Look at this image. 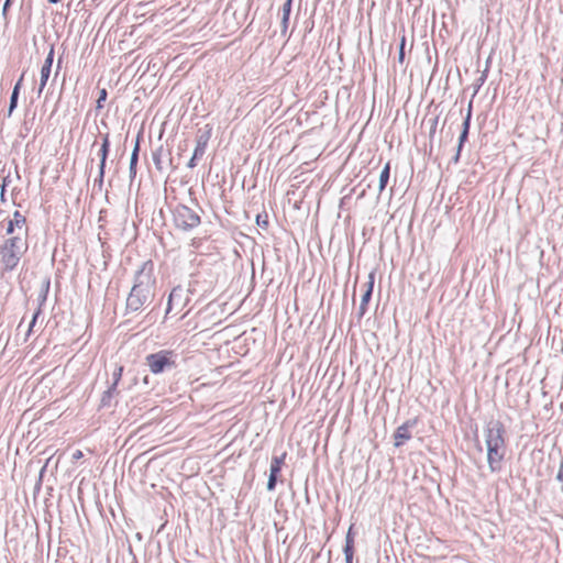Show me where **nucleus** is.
Returning <instances> with one entry per match:
<instances>
[{"label":"nucleus","instance_id":"nucleus-1","mask_svg":"<svg viewBox=\"0 0 563 563\" xmlns=\"http://www.w3.org/2000/svg\"><path fill=\"white\" fill-rule=\"evenodd\" d=\"M156 279L152 261L144 262L135 276V283L126 299V307L139 311L154 298Z\"/></svg>","mask_w":563,"mask_h":563},{"label":"nucleus","instance_id":"nucleus-2","mask_svg":"<svg viewBox=\"0 0 563 563\" xmlns=\"http://www.w3.org/2000/svg\"><path fill=\"white\" fill-rule=\"evenodd\" d=\"M487 463L490 472H500L506 456L505 427L500 421L488 424L485 430Z\"/></svg>","mask_w":563,"mask_h":563},{"label":"nucleus","instance_id":"nucleus-3","mask_svg":"<svg viewBox=\"0 0 563 563\" xmlns=\"http://www.w3.org/2000/svg\"><path fill=\"white\" fill-rule=\"evenodd\" d=\"M27 240L16 234L7 239L0 247V263L3 272L14 271L27 251Z\"/></svg>","mask_w":563,"mask_h":563},{"label":"nucleus","instance_id":"nucleus-4","mask_svg":"<svg viewBox=\"0 0 563 563\" xmlns=\"http://www.w3.org/2000/svg\"><path fill=\"white\" fill-rule=\"evenodd\" d=\"M175 352L173 350H159L146 355L145 363L152 374H161L165 369L176 366Z\"/></svg>","mask_w":563,"mask_h":563},{"label":"nucleus","instance_id":"nucleus-5","mask_svg":"<svg viewBox=\"0 0 563 563\" xmlns=\"http://www.w3.org/2000/svg\"><path fill=\"white\" fill-rule=\"evenodd\" d=\"M200 217L187 206H178L174 211V223L176 228L188 231L200 224Z\"/></svg>","mask_w":563,"mask_h":563},{"label":"nucleus","instance_id":"nucleus-6","mask_svg":"<svg viewBox=\"0 0 563 563\" xmlns=\"http://www.w3.org/2000/svg\"><path fill=\"white\" fill-rule=\"evenodd\" d=\"M190 301L189 294L186 289L181 287H175L169 294L167 308H166V316L173 314L177 316L179 313H183L185 309L187 308L188 303Z\"/></svg>","mask_w":563,"mask_h":563},{"label":"nucleus","instance_id":"nucleus-7","mask_svg":"<svg viewBox=\"0 0 563 563\" xmlns=\"http://www.w3.org/2000/svg\"><path fill=\"white\" fill-rule=\"evenodd\" d=\"M287 453L284 452L280 456H274L271 462L269 478L267 482V489L273 490L276 486L278 475L282 471Z\"/></svg>","mask_w":563,"mask_h":563},{"label":"nucleus","instance_id":"nucleus-8","mask_svg":"<svg viewBox=\"0 0 563 563\" xmlns=\"http://www.w3.org/2000/svg\"><path fill=\"white\" fill-rule=\"evenodd\" d=\"M416 424V421L408 420L399 426L394 433V444L399 448L411 439L410 429Z\"/></svg>","mask_w":563,"mask_h":563},{"label":"nucleus","instance_id":"nucleus-9","mask_svg":"<svg viewBox=\"0 0 563 563\" xmlns=\"http://www.w3.org/2000/svg\"><path fill=\"white\" fill-rule=\"evenodd\" d=\"M375 283V275L371 273L368 275V280L363 285L364 294L362 295L361 305H360V313L363 316L367 310V305L371 300L373 288Z\"/></svg>","mask_w":563,"mask_h":563},{"label":"nucleus","instance_id":"nucleus-10","mask_svg":"<svg viewBox=\"0 0 563 563\" xmlns=\"http://www.w3.org/2000/svg\"><path fill=\"white\" fill-rule=\"evenodd\" d=\"M54 60V47L52 46L45 62L41 68V82H40V92L45 88L48 78L51 76L52 65Z\"/></svg>","mask_w":563,"mask_h":563},{"label":"nucleus","instance_id":"nucleus-11","mask_svg":"<svg viewBox=\"0 0 563 563\" xmlns=\"http://www.w3.org/2000/svg\"><path fill=\"white\" fill-rule=\"evenodd\" d=\"M8 224L18 231V234L22 238L27 236L26 229V219L20 211H14L12 218L9 220Z\"/></svg>","mask_w":563,"mask_h":563},{"label":"nucleus","instance_id":"nucleus-12","mask_svg":"<svg viewBox=\"0 0 563 563\" xmlns=\"http://www.w3.org/2000/svg\"><path fill=\"white\" fill-rule=\"evenodd\" d=\"M8 224L18 231V234L22 238L27 236L26 229V219L20 211H14L12 218L9 220Z\"/></svg>","mask_w":563,"mask_h":563},{"label":"nucleus","instance_id":"nucleus-13","mask_svg":"<svg viewBox=\"0 0 563 563\" xmlns=\"http://www.w3.org/2000/svg\"><path fill=\"white\" fill-rule=\"evenodd\" d=\"M109 147H110V137H109V134L107 133L102 136V143H101V146H100L99 153H98L99 157H100V165H99L100 181H102L103 176H104L106 161L108 157Z\"/></svg>","mask_w":563,"mask_h":563},{"label":"nucleus","instance_id":"nucleus-14","mask_svg":"<svg viewBox=\"0 0 563 563\" xmlns=\"http://www.w3.org/2000/svg\"><path fill=\"white\" fill-rule=\"evenodd\" d=\"M353 548H354L353 530H347L346 542H345V548H344L346 563H352V559H353V554H354Z\"/></svg>","mask_w":563,"mask_h":563},{"label":"nucleus","instance_id":"nucleus-15","mask_svg":"<svg viewBox=\"0 0 563 563\" xmlns=\"http://www.w3.org/2000/svg\"><path fill=\"white\" fill-rule=\"evenodd\" d=\"M471 114H472V111H471V107L468 108V111H467V114L464 119V122H463V131L460 135V143H459V151H457V154L460 153L464 142L467 140V135H468V131H470V121H471Z\"/></svg>","mask_w":563,"mask_h":563},{"label":"nucleus","instance_id":"nucleus-16","mask_svg":"<svg viewBox=\"0 0 563 563\" xmlns=\"http://www.w3.org/2000/svg\"><path fill=\"white\" fill-rule=\"evenodd\" d=\"M389 176H390V162H387L379 175V186H378L379 194H382L385 190V188L388 184V180H389Z\"/></svg>","mask_w":563,"mask_h":563},{"label":"nucleus","instance_id":"nucleus-17","mask_svg":"<svg viewBox=\"0 0 563 563\" xmlns=\"http://www.w3.org/2000/svg\"><path fill=\"white\" fill-rule=\"evenodd\" d=\"M211 133H212V128L209 124H207L206 125V131H205V133L202 135H200L198 137L196 146L206 148L207 144H208L210 137H211Z\"/></svg>","mask_w":563,"mask_h":563},{"label":"nucleus","instance_id":"nucleus-18","mask_svg":"<svg viewBox=\"0 0 563 563\" xmlns=\"http://www.w3.org/2000/svg\"><path fill=\"white\" fill-rule=\"evenodd\" d=\"M211 133H212V128L209 124H207L206 125V131H205V133L202 135H200L198 137L196 146L206 148L207 144H208L210 137H211Z\"/></svg>","mask_w":563,"mask_h":563},{"label":"nucleus","instance_id":"nucleus-19","mask_svg":"<svg viewBox=\"0 0 563 563\" xmlns=\"http://www.w3.org/2000/svg\"><path fill=\"white\" fill-rule=\"evenodd\" d=\"M139 143L135 144V147L133 150V153L131 155V161H130V173L132 175H135L136 173V164H137V159H139Z\"/></svg>","mask_w":563,"mask_h":563},{"label":"nucleus","instance_id":"nucleus-20","mask_svg":"<svg viewBox=\"0 0 563 563\" xmlns=\"http://www.w3.org/2000/svg\"><path fill=\"white\" fill-rule=\"evenodd\" d=\"M292 0H287L283 5V24L286 27L289 21Z\"/></svg>","mask_w":563,"mask_h":563},{"label":"nucleus","instance_id":"nucleus-21","mask_svg":"<svg viewBox=\"0 0 563 563\" xmlns=\"http://www.w3.org/2000/svg\"><path fill=\"white\" fill-rule=\"evenodd\" d=\"M256 224L263 229L268 228V216L266 212L256 216Z\"/></svg>","mask_w":563,"mask_h":563},{"label":"nucleus","instance_id":"nucleus-22","mask_svg":"<svg viewBox=\"0 0 563 563\" xmlns=\"http://www.w3.org/2000/svg\"><path fill=\"white\" fill-rule=\"evenodd\" d=\"M18 97H19V93H16V89H13L12 95H11V100H10L9 114H11L12 111L15 109L16 103H18Z\"/></svg>","mask_w":563,"mask_h":563},{"label":"nucleus","instance_id":"nucleus-23","mask_svg":"<svg viewBox=\"0 0 563 563\" xmlns=\"http://www.w3.org/2000/svg\"><path fill=\"white\" fill-rule=\"evenodd\" d=\"M107 96H108L107 90L104 88H102L99 91V98L97 100V108L98 109H101L103 107V102L106 101Z\"/></svg>","mask_w":563,"mask_h":563},{"label":"nucleus","instance_id":"nucleus-24","mask_svg":"<svg viewBox=\"0 0 563 563\" xmlns=\"http://www.w3.org/2000/svg\"><path fill=\"white\" fill-rule=\"evenodd\" d=\"M122 375H123V366H119L115 372L113 373V378H114V382H113V387H115L119 382L121 380L122 378Z\"/></svg>","mask_w":563,"mask_h":563},{"label":"nucleus","instance_id":"nucleus-25","mask_svg":"<svg viewBox=\"0 0 563 563\" xmlns=\"http://www.w3.org/2000/svg\"><path fill=\"white\" fill-rule=\"evenodd\" d=\"M405 45H406V36L402 35L400 47H399V62L402 63L405 58Z\"/></svg>","mask_w":563,"mask_h":563},{"label":"nucleus","instance_id":"nucleus-26","mask_svg":"<svg viewBox=\"0 0 563 563\" xmlns=\"http://www.w3.org/2000/svg\"><path fill=\"white\" fill-rule=\"evenodd\" d=\"M206 148L196 146L194 151V158H200L203 156Z\"/></svg>","mask_w":563,"mask_h":563},{"label":"nucleus","instance_id":"nucleus-27","mask_svg":"<svg viewBox=\"0 0 563 563\" xmlns=\"http://www.w3.org/2000/svg\"><path fill=\"white\" fill-rule=\"evenodd\" d=\"M38 314H40V310H38V311H36V312L34 313V316H33V319H32V321H31V323H30V327H29L27 335L31 333V331H32V329H33V327H34V324H35V322H36V319H37Z\"/></svg>","mask_w":563,"mask_h":563},{"label":"nucleus","instance_id":"nucleus-28","mask_svg":"<svg viewBox=\"0 0 563 563\" xmlns=\"http://www.w3.org/2000/svg\"><path fill=\"white\" fill-rule=\"evenodd\" d=\"M23 77H24V75L22 74L21 77L19 78V80L16 81L14 88H13V89H16V93L20 92V89L22 87Z\"/></svg>","mask_w":563,"mask_h":563},{"label":"nucleus","instance_id":"nucleus-29","mask_svg":"<svg viewBox=\"0 0 563 563\" xmlns=\"http://www.w3.org/2000/svg\"><path fill=\"white\" fill-rule=\"evenodd\" d=\"M82 456H84V453H82V451H80V450H76V451L73 453V460H75V461H76V460L81 459Z\"/></svg>","mask_w":563,"mask_h":563},{"label":"nucleus","instance_id":"nucleus-30","mask_svg":"<svg viewBox=\"0 0 563 563\" xmlns=\"http://www.w3.org/2000/svg\"><path fill=\"white\" fill-rule=\"evenodd\" d=\"M196 159H197V158H194V156H192V157L190 158L189 163H188V166H189V167H191V168H192V167H195V166H196Z\"/></svg>","mask_w":563,"mask_h":563},{"label":"nucleus","instance_id":"nucleus-31","mask_svg":"<svg viewBox=\"0 0 563 563\" xmlns=\"http://www.w3.org/2000/svg\"><path fill=\"white\" fill-rule=\"evenodd\" d=\"M14 232H15V230H14L12 227H10V225L8 224V227H7V234L11 235V234H13Z\"/></svg>","mask_w":563,"mask_h":563},{"label":"nucleus","instance_id":"nucleus-32","mask_svg":"<svg viewBox=\"0 0 563 563\" xmlns=\"http://www.w3.org/2000/svg\"><path fill=\"white\" fill-rule=\"evenodd\" d=\"M10 1H11V0H7V1H5V3H4V5H3V14H5V13H7V10H8V7H9V4H10Z\"/></svg>","mask_w":563,"mask_h":563},{"label":"nucleus","instance_id":"nucleus-33","mask_svg":"<svg viewBox=\"0 0 563 563\" xmlns=\"http://www.w3.org/2000/svg\"><path fill=\"white\" fill-rule=\"evenodd\" d=\"M135 537H136V539H137V540H141V539H142V537H141V533H140V532H137V533L135 534Z\"/></svg>","mask_w":563,"mask_h":563},{"label":"nucleus","instance_id":"nucleus-34","mask_svg":"<svg viewBox=\"0 0 563 563\" xmlns=\"http://www.w3.org/2000/svg\"><path fill=\"white\" fill-rule=\"evenodd\" d=\"M51 3H57L59 0H47Z\"/></svg>","mask_w":563,"mask_h":563}]
</instances>
